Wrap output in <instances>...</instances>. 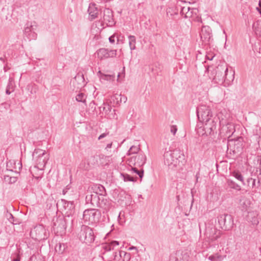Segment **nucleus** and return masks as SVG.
<instances>
[{
	"mask_svg": "<svg viewBox=\"0 0 261 261\" xmlns=\"http://www.w3.org/2000/svg\"><path fill=\"white\" fill-rule=\"evenodd\" d=\"M197 115L199 121L204 124L205 133L211 134L216 129L217 122L218 118L214 117L212 111L210 107L205 105H200L196 110Z\"/></svg>",
	"mask_w": 261,
	"mask_h": 261,
	"instance_id": "nucleus-1",
	"label": "nucleus"
},
{
	"mask_svg": "<svg viewBox=\"0 0 261 261\" xmlns=\"http://www.w3.org/2000/svg\"><path fill=\"white\" fill-rule=\"evenodd\" d=\"M33 159L36 163V165L31 169L33 176L37 179L42 178L44 167L48 160V156L45 150L41 149H35L33 153Z\"/></svg>",
	"mask_w": 261,
	"mask_h": 261,
	"instance_id": "nucleus-2",
	"label": "nucleus"
},
{
	"mask_svg": "<svg viewBox=\"0 0 261 261\" xmlns=\"http://www.w3.org/2000/svg\"><path fill=\"white\" fill-rule=\"evenodd\" d=\"M185 160V155L179 150L175 149L166 151L164 154V162L166 165L173 169L174 168L182 164Z\"/></svg>",
	"mask_w": 261,
	"mask_h": 261,
	"instance_id": "nucleus-3",
	"label": "nucleus"
},
{
	"mask_svg": "<svg viewBox=\"0 0 261 261\" xmlns=\"http://www.w3.org/2000/svg\"><path fill=\"white\" fill-rule=\"evenodd\" d=\"M220 227L224 230H231L233 226V219L231 215L224 214L218 217Z\"/></svg>",
	"mask_w": 261,
	"mask_h": 261,
	"instance_id": "nucleus-4",
	"label": "nucleus"
},
{
	"mask_svg": "<svg viewBox=\"0 0 261 261\" xmlns=\"http://www.w3.org/2000/svg\"><path fill=\"white\" fill-rule=\"evenodd\" d=\"M30 234L34 239L38 241L47 239L48 235L46 229L43 225L36 226L31 231Z\"/></svg>",
	"mask_w": 261,
	"mask_h": 261,
	"instance_id": "nucleus-5",
	"label": "nucleus"
},
{
	"mask_svg": "<svg viewBox=\"0 0 261 261\" xmlns=\"http://www.w3.org/2000/svg\"><path fill=\"white\" fill-rule=\"evenodd\" d=\"M224 70L222 66H218L212 71V76L210 78L212 79L215 83L222 84L224 82Z\"/></svg>",
	"mask_w": 261,
	"mask_h": 261,
	"instance_id": "nucleus-6",
	"label": "nucleus"
},
{
	"mask_svg": "<svg viewBox=\"0 0 261 261\" xmlns=\"http://www.w3.org/2000/svg\"><path fill=\"white\" fill-rule=\"evenodd\" d=\"M97 212V210L94 208L87 209L84 211L83 214V220L84 221L85 226L95 222Z\"/></svg>",
	"mask_w": 261,
	"mask_h": 261,
	"instance_id": "nucleus-7",
	"label": "nucleus"
},
{
	"mask_svg": "<svg viewBox=\"0 0 261 261\" xmlns=\"http://www.w3.org/2000/svg\"><path fill=\"white\" fill-rule=\"evenodd\" d=\"M103 25L106 24L107 27H112L116 24V21L114 18L113 11L109 9L106 8L103 11Z\"/></svg>",
	"mask_w": 261,
	"mask_h": 261,
	"instance_id": "nucleus-8",
	"label": "nucleus"
},
{
	"mask_svg": "<svg viewBox=\"0 0 261 261\" xmlns=\"http://www.w3.org/2000/svg\"><path fill=\"white\" fill-rule=\"evenodd\" d=\"M97 57L100 60L108 59L109 58H114L117 55L116 49L109 50L107 48H101L96 51Z\"/></svg>",
	"mask_w": 261,
	"mask_h": 261,
	"instance_id": "nucleus-9",
	"label": "nucleus"
},
{
	"mask_svg": "<svg viewBox=\"0 0 261 261\" xmlns=\"http://www.w3.org/2000/svg\"><path fill=\"white\" fill-rule=\"evenodd\" d=\"M200 35L201 40L204 44H210L213 40L211 30L208 27H203Z\"/></svg>",
	"mask_w": 261,
	"mask_h": 261,
	"instance_id": "nucleus-10",
	"label": "nucleus"
},
{
	"mask_svg": "<svg viewBox=\"0 0 261 261\" xmlns=\"http://www.w3.org/2000/svg\"><path fill=\"white\" fill-rule=\"evenodd\" d=\"M37 25L32 24V22H28L24 27V34L29 40H35L37 38V34L34 31Z\"/></svg>",
	"mask_w": 261,
	"mask_h": 261,
	"instance_id": "nucleus-11",
	"label": "nucleus"
},
{
	"mask_svg": "<svg viewBox=\"0 0 261 261\" xmlns=\"http://www.w3.org/2000/svg\"><path fill=\"white\" fill-rule=\"evenodd\" d=\"M83 231H84L85 239L84 243L88 245L93 243L95 240V236L93 230L88 226L83 225Z\"/></svg>",
	"mask_w": 261,
	"mask_h": 261,
	"instance_id": "nucleus-12",
	"label": "nucleus"
},
{
	"mask_svg": "<svg viewBox=\"0 0 261 261\" xmlns=\"http://www.w3.org/2000/svg\"><path fill=\"white\" fill-rule=\"evenodd\" d=\"M56 205L58 210L62 212L65 211L66 213L70 212L74 207L73 202L68 201L63 199L58 200Z\"/></svg>",
	"mask_w": 261,
	"mask_h": 261,
	"instance_id": "nucleus-13",
	"label": "nucleus"
},
{
	"mask_svg": "<svg viewBox=\"0 0 261 261\" xmlns=\"http://www.w3.org/2000/svg\"><path fill=\"white\" fill-rule=\"evenodd\" d=\"M181 15L184 16V18L194 17L196 16L198 12V10L196 8L191 9L188 6H180Z\"/></svg>",
	"mask_w": 261,
	"mask_h": 261,
	"instance_id": "nucleus-14",
	"label": "nucleus"
},
{
	"mask_svg": "<svg viewBox=\"0 0 261 261\" xmlns=\"http://www.w3.org/2000/svg\"><path fill=\"white\" fill-rule=\"evenodd\" d=\"M221 232L215 227H207L206 228L205 234L211 241H215L221 236Z\"/></svg>",
	"mask_w": 261,
	"mask_h": 261,
	"instance_id": "nucleus-15",
	"label": "nucleus"
},
{
	"mask_svg": "<svg viewBox=\"0 0 261 261\" xmlns=\"http://www.w3.org/2000/svg\"><path fill=\"white\" fill-rule=\"evenodd\" d=\"M258 213L256 210H249L245 218L246 221L251 224L256 226L259 223L258 218Z\"/></svg>",
	"mask_w": 261,
	"mask_h": 261,
	"instance_id": "nucleus-16",
	"label": "nucleus"
},
{
	"mask_svg": "<svg viewBox=\"0 0 261 261\" xmlns=\"http://www.w3.org/2000/svg\"><path fill=\"white\" fill-rule=\"evenodd\" d=\"M53 228L54 231H63L65 229V222L62 218H54L53 220Z\"/></svg>",
	"mask_w": 261,
	"mask_h": 261,
	"instance_id": "nucleus-17",
	"label": "nucleus"
},
{
	"mask_svg": "<svg viewBox=\"0 0 261 261\" xmlns=\"http://www.w3.org/2000/svg\"><path fill=\"white\" fill-rule=\"evenodd\" d=\"M243 138L242 137H239L237 139H231L229 140L228 144H227V148L228 149L229 147H231V144L233 145L234 148L233 149H232V150L233 152H239L240 151V150L242 148V141H243ZM231 150V149H230Z\"/></svg>",
	"mask_w": 261,
	"mask_h": 261,
	"instance_id": "nucleus-18",
	"label": "nucleus"
},
{
	"mask_svg": "<svg viewBox=\"0 0 261 261\" xmlns=\"http://www.w3.org/2000/svg\"><path fill=\"white\" fill-rule=\"evenodd\" d=\"M77 76H75L74 79L71 81L70 85L73 87V91L75 92H79L76 96V100L79 102H82V87L80 84L78 83L76 81Z\"/></svg>",
	"mask_w": 261,
	"mask_h": 261,
	"instance_id": "nucleus-19",
	"label": "nucleus"
},
{
	"mask_svg": "<svg viewBox=\"0 0 261 261\" xmlns=\"http://www.w3.org/2000/svg\"><path fill=\"white\" fill-rule=\"evenodd\" d=\"M88 12L89 14L88 19L92 21L98 17V10L95 3H90L89 4Z\"/></svg>",
	"mask_w": 261,
	"mask_h": 261,
	"instance_id": "nucleus-20",
	"label": "nucleus"
},
{
	"mask_svg": "<svg viewBox=\"0 0 261 261\" xmlns=\"http://www.w3.org/2000/svg\"><path fill=\"white\" fill-rule=\"evenodd\" d=\"M86 153H87L88 156L85 159L87 164L89 166H94L97 165V155L93 154L92 151L91 149H88L85 151Z\"/></svg>",
	"mask_w": 261,
	"mask_h": 261,
	"instance_id": "nucleus-21",
	"label": "nucleus"
},
{
	"mask_svg": "<svg viewBox=\"0 0 261 261\" xmlns=\"http://www.w3.org/2000/svg\"><path fill=\"white\" fill-rule=\"evenodd\" d=\"M224 82L229 85L234 79V71L232 70H230L229 71L228 69L226 68L224 70Z\"/></svg>",
	"mask_w": 261,
	"mask_h": 261,
	"instance_id": "nucleus-22",
	"label": "nucleus"
},
{
	"mask_svg": "<svg viewBox=\"0 0 261 261\" xmlns=\"http://www.w3.org/2000/svg\"><path fill=\"white\" fill-rule=\"evenodd\" d=\"M92 189L93 192L102 196H105L106 193V190L105 188L101 185L100 184H93L92 186Z\"/></svg>",
	"mask_w": 261,
	"mask_h": 261,
	"instance_id": "nucleus-23",
	"label": "nucleus"
},
{
	"mask_svg": "<svg viewBox=\"0 0 261 261\" xmlns=\"http://www.w3.org/2000/svg\"><path fill=\"white\" fill-rule=\"evenodd\" d=\"M135 165L138 166H143L146 163V157L145 154L140 153L136 155L135 158Z\"/></svg>",
	"mask_w": 261,
	"mask_h": 261,
	"instance_id": "nucleus-24",
	"label": "nucleus"
},
{
	"mask_svg": "<svg viewBox=\"0 0 261 261\" xmlns=\"http://www.w3.org/2000/svg\"><path fill=\"white\" fill-rule=\"evenodd\" d=\"M67 248L66 244L59 243L55 246V251L59 254H63Z\"/></svg>",
	"mask_w": 261,
	"mask_h": 261,
	"instance_id": "nucleus-25",
	"label": "nucleus"
},
{
	"mask_svg": "<svg viewBox=\"0 0 261 261\" xmlns=\"http://www.w3.org/2000/svg\"><path fill=\"white\" fill-rule=\"evenodd\" d=\"M239 203L244 209L246 210L250 204V201L246 197L241 196L239 200Z\"/></svg>",
	"mask_w": 261,
	"mask_h": 261,
	"instance_id": "nucleus-26",
	"label": "nucleus"
},
{
	"mask_svg": "<svg viewBox=\"0 0 261 261\" xmlns=\"http://www.w3.org/2000/svg\"><path fill=\"white\" fill-rule=\"evenodd\" d=\"M226 184L228 187L230 189H234L239 191L241 190V186L230 179H226Z\"/></svg>",
	"mask_w": 261,
	"mask_h": 261,
	"instance_id": "nucleus-27",
	"label": "nucleus"
},
{
	"mask_svg": "<svg viewBox=\"0 0 261 261\" xmlns=\"http://www.w3.org/2000/svg\"><path fill=\"white\" fill-rule=\"evenodd\" d=\"M225 129L226 135L230 137L235 132L234 124L231 123H227Z\"/></svg>",
	"mask_w": 261,
	"mask_h": 261,
	"instance_id": "nucleus-28",
	"label": "nucleus"
},
{
	"mask_svg": "<svg viewBox=\"0 0 261 261\" xmlns=\"http://www.w3.org/2000/svg\"><path fill=\"white\" fill-rule=\"evenodd\" d=\"M178 9L177 6L169 7L166 11L167 16H170L172 17H173L175 15H177L178 14Z\"/></svg>",
	"mask_w": 261,
	"mask_h": 261,
	"instance_id": "nucleus-29",
	"label": "nucleus"
},
{
	"mask_svg": "<svg viewBox=\"0 0 261 261\" xmlns=\"http://www.w3.org/2000/svg\"><path fill=\"white\" fill-rule=\"evenodd\" d=\"M231 174L237 180L240 181L243 185H245V181L243 176L239 171H233L231 173Z\"/></svg>",
	"mask_w": 261,
	"mask_h": 261,
	"instance_id": "nucleus-30",
	"label": "nucleus"
},
{
	"mask_svg": "<svg viewBox=\"0 0 261 261\" xmlns=\"http://www.w3.org/2000/svg\"><path fill=\"white\" fill-rule=\"evenodd\" d=\"M119 256L122 258V261H129L131 258L130 253L120 250L119 252Z\"/></svg>",
	"mask_w": 261,
	"mask_h": 261,
	"instance_id": "nucleus-31",
	"label": "nucleus"
},
{
	"mask_svg": "<svg viewBox=\"0 0 261 261\" xmlns=\"http://www.w3.org/2000/svg\"><path fill=\"white\" fill-rule=\"evenodd\" d=\"M129 45L130 50H134L136 48V37L135 36L129 35L128 36Z\"/></svg>",
	"mask_w": 261,
	"mask_h": 261,
	"instance_id": "nucleus-32",
	"label": "nucleus"
},
{
	"mask_svg": "<svg viewBox=\"0 0 261 261\" xmlns=\"http://www.w3.org/2000/svg\"><path fill=\"white\" fill-rule=\"evenodd\" d=\"M121 175L123 177L125 181H136L138 179V177H134L126 173H121Z\"/></svg>",
	"mask_w": 261,
	"mask_h": 261,
	"instance_id": "nucleus-33",
	"label": "nucleus"
},
{
	"mask_svg": "<svg viewBox=\"0 0 261 261\" xmlns=\"http://www.w3.org/2000/svg\"><path fill=\"white\" fill-rule=\"evenodd\" d=\"M223 258L224 256L218 253H216L208 257V259L211 261H222Z\"/></svg>",
	"mask_w": 261,
	"mask_h": 261,
	"instance_id": "nucleus-34",
	"label": "nucleus"
},
{
	"mask_svg": "<svg viewBox=\"0 0 261 261\" xmlns=\"http://www.w3.org/2000/svg\"><path fill=\"white\" fill-rule=\"evenodd\" d=\"M131 170L134 173H135L139 175V176L140 178L141 179V180H142V178H143V175H144V170L143 169H142L141 170H139L136 167H132Z\"/></svg>",
	"mask_w": 261,
	"mask_h": 261,
	"instance_id": "nucleus-35",
	"label": "nucleus"
},
{
	"mask_svg": "<svg viewBox=\"0 0 261 261\" xmlns=\"http://www.w3.org/2000/svg\"><path fill=\"white\" fill-rule=\"evenodd\" d=\"M95 109H96V107H95V103L93 102H91L89 103V108H88V110H87V112H88L89 114H93Z\"/></svg>",
	"mask_w": 261,
	"mask_h": 261,
	"instance_id": "nucleus-36",
	"label": "nucleus"
},
{
	"mask_svg": "<svg viewBox=\"0 0 261 261\" xmlns=\"http://www.w3.org/2000/svg\"><path fill=\"white\" fill-rule=\"evenodd\" d=\"M140 149V148L136 146H132L128 151V154L130 155L132 154H135L137 153Z\"/></svg>",
	"mask_w": 261,
	"mask_h": 261,
	"instance_id": "nucleus-37",
	"label": "nucleus"
},
{
	"mask_svg": "<svg viewBox=\"0 0 261 261\" xmlns=\"http://www.w3.org/2000/svg\"><path fill=\"white\" fill-rule=\"evenodd\" d=\"M114 75L104 74H102L101 76L102 79L107 81L114 80Z\"/></svg>",
	"mask_w": 261,
	"mask_h": 261,
	"instance_id": "nucleus-38",
	"label": "nucleus"
},
{
	"mask_svg": "<svg viewBox=\"0 0 261 261\" xmlns=\"http://www.w3.org/2000/svg\"><path fill=\"white\" fill-rule=\"evenodd\" d=\"M30 261H43L39 255H33L30 258Z\"/></svg>",
	"mask_w": 261,
	"mask_h": 261,
	"instance_id": "nucleus-39",
	"label": "nucleus"
},
{
	"mask_svg": "<svg viewBox=\"0 0 261 261\" xmlns=\"http://www.w3.org/2000/svg\"><path fill=\"white\" fill-rule=\"evenodd\" d=\"M5 180L9 181L10 183H14L16 181V178L15 177H10L8 175L5 176Z\"/></svg>",
	"mask_w": 261,
	"mask_h": 261,
	"instance_id": "nucleus-40",
	"label": "nucleus"
},
{
	"mask_svg": "<svg viewBox=\"0 0 261 261\" xmlns=\"http://www.w3.org/2000/svg\"><path fill=\"white\" fill-rule=\"evenodd\" d=\"M102 248L106 251H109L111 250H113V247L112 246L111 243L106 244L103 245Z\"/></svg>",
	"mask_w": 261,
	"mask_h": 261,
	"instance_id": "nucleus-41",
	"label": "nucleus"
},
{
	"mask_svg": "<svg viewBox=\"0 0 261 261\" xmlns=\"http://www.w3.org/2000/svg\"><path fill=\"white\" fill-rule=\"evenodd\" d=\"M248 186L251 185V187L253 188L255 186V179L252 178H249L247 179Z\"/></svg>",
	"mask_w": 261,
	"mask_h": 261,
	"instance_id": "nucleus-42",
	"label": "nucleus"
},
{
	"mask_svg": "<svg viewBox=\"0 0 261 261\" xmlns=\"http://www.w3.org/2000/svg\"><path fill=\"white\" fill-rule=\"evenodd\" d=\"M7 218L8 220L11 222L12 223L15 224L14 223V217L11 213H8L7 215Z\"/></svg>",
	"mask_w": 261,
	"mask_h": 261,
	"instance_id": "nucleus-43",
	"label": "nucleus"
},
{
	"mask_svg": "<svg viewBox=\"0 0 261 261\" xmlns=\"http://www.w3.org/2000/svg\"><path fill=\"white\" fill-rule=\"evenodd\" d=\"M177 130V128L176 125H171L170 126V132L173 135H175Z\"/></svg>",
	"mask_w": 261,
	"mask_h": 261,
	"instance_id": "nucleus-44",
	"label": "nucleus"
},
{
	"mask_svg": "<svg viewBox=\"0 0 261 261\" xmlns=\"http://www.w3.org/2000/svg\"><path fill=\"white\" fill-rule=\"evenodd\" d=\"M111 110V107L109 105H106L105 106L102 107V110L105 111V113L108 112V111H110Z\"/></svg>",
	"mask_w": 261,
	"mask_h": 261,
	"instance_id": "nucleus-45",
	"label": "nucleus"
},
{
	"mask_svg": "<svg viewBox=\"0 0 261 261\" xmlns=\"http://www.w3.org/2000/svg\"><path fill=\"white\" fill-rule=\"evenodd\" d=\"M109 135V132H106V133H103V134H101L98 137V140H101V139L106 137L107 136H108Z\"/></svg>",
	"mask_w": 261,
	"mask_h": 261,
	"instance_id": "nucleus-46",
	"label": "nucleus"
},
{
	"mask_svg": "<svg viewBox=\"0 0 261 261\" xmlns=\"http://www.w3.org/2000/svg\"><path fill=\"white\" fill-rule=\"evenodd\" d=\"M110 243L112 246L113 247V249H114V247L119 245V242L117 241H112Z\"/></svg>",
	"mask_w": 261,
	"mask_h": 261,
	"instance_id": "nucleus-47",
	"label": "nucleus"
},
{
	"mask_svg": "<svg viewBox=\"0 0 261 261\" xmlns=\"http://www.w3.org/2000/svg\"><path fill=\"white\" fill-rule=\"evenodd\" d=\"M112 145H113V142L110 141V142L108 143L107 144L106 147H105V149L107 150V151H108L109 149L112 148Z\"/></svg>",
	"mask_w": 261,
	"mask_h": 261,
	"instance_id": "nucleus-48",
	"label": "nucleus"
},
{
	"mask_svg": "<svg viewBox=\"0 0 261 261\" xmlns=\"http://www.w3.org/2000/svg\"><path fill=\"white\" fill-rule=\"evenodd\" d=\"M257 162L259 163V168L260 169V170H259L260 174H261V156H257Z\"/></svg>",
	"mask_w": 261,
	"mask_h": 261,
	"instance_id": "nucleus-49",
	"label": "nucleus"
},
{
	"mask_svg": "<svg viewBox=\"0 0 261 261\" xmlns=\"http://www.w3.org/2000/svg\"><path fill=\"white\" fill-rule=\"evenodd\" d=\"M181 1L185 2V3H188L189 4H194L195 3L197 0H181Z\"/></svg>",
	"mask_w": 261,
	"mask_h": 261,
	"instance_id": "nucleus-50",
	"label": "nucleus"
},
{
	"mask_svg": "<svg viewBox=\"0 0 261 261\" xmlns=\"http://www.w3.org/2000/svg\"><path fill=\"white\" fill-rule=\"evenodd\" d=\"M109 40L110 43H114L115 42V36L114 35L110 36Z\"/></svg>",
	"mask_w": 261,
	"mask_h": 261,
	"instance_id": "nucleus-51",
	"label": "nucleus"
},
{
	"mask_svg": "<svg viewBox=\"0 0 261 261\" xmlns=\"http://www.w3.org/2000/svg\"><path fill=\"white\" fill-rule=\"evenodd\" d=\"M206 57L208 60H212L214 56H213L212 55H206Z\"/></svg>",
	"mask_w": 261,
	"mask_h": 261,
	"instance_id": "nucleus-52",
	"label": "nucleus"
},
{
	"mask_svg": "<svg viewBox=\"0 0 261 261\" xmlns=\"http://www.w3.org/2000/svg\"><path fill=\"white\" fill-rule=\"evenodd\" d=\"M126 100H127V98H126V97H125L124 96H121L120 98L121 101H122L123 100L124 101V102H125Z\"/></svg>",
	"mask_w": 261,
	"mask_h": 261,
	"instance_id": "nucleus-53",
	"label": "nucleus"
},
{
	"mask_svg": "<svg viewBox=\"0 0 261 261\" xmlns=\"http://www.w3.org/2000/svg\"><path fill=\"white\" fill-rule=\"evenodd\" d=\"M67 189H64L62 191V194L63 195H65L66 193H67Z\"/></svg>",
	"mask_w": 261,
	"mask_h": 261,
	"instance_id": "nucleus-54",
	"label": "nucleus"
},
{
	"mask_svg": "<svg viewBox=\"0 0 261 261\" xmlns=\"http://www.w3.org/2000/svg\"><path fill=\"white\" fill-rule=\"evenodd\" d=\"M12 261H20V258L18 256L16 258L12 259Z\"/></svg>",
	"mask_w": 261,
	"mask_h": 261,
	"instance_id": "nucleus-55",
	"label": "nucleus"
},
{
	"mask_svg": "<svg viewBox=\"0 0 261 261\" xmlns=\"http://www.w3.org/2000/svg\"><path fill=\"white\" fill-rule=\"evenodd\" d=\"M91 195H90L89 198H88V196H86V201L90 200L91 199Z\"/></svg>",
	"mask_w": 261,
	"mask_h": 261,
	"instance_id": "nucleus-56",
	"label": "nucleus"
},
{
	"mask_svg": "<svg viewBox=\"0 0 261 261\" xmlns=\"http://www.w3.org/2000/svg\"><path fill=\"white\" fill-rule=\"evenodd\" d=\"M137 249V248L134 246H132L129 248V250Z\"/></svg>",
	"mask_w": 261,
	"mask_h": 261,
	"instance_id": "nucleus-57",
	"label": "nucleus"
},
{
	"mask_svg": "<svg viewBox=\"0 0 261 261\" xmlns=\"http://www.w3.org/2000/svg\"><path fill=\"white\" fill-rule=\"evenodd\" d=\"M6 93L7 94H10L11 92L9 91V90L7 89L6 91Z\"/></svg>",
	"mask_w": 261,
	"mask_h": 261,
	"instance_id": "nucleus-58",
	"label": "nucleus"
},
{
	"mask_svg": "<svg viewBox=\"0 0 261 261\" xmlns=\"http://www.w3.org/2000/svg\"><path fill=\"white\" fill-rule=\"evenodd\" d=\"M258 5H259V8H261V1L260 0L259 1Z\"/></svg>",
	"mask_w": 261,
	"mask_h": 261,
	"instance_id": "nucleus-59",
	"label": "nucleus"
},
{
	"mask_svg": "<svg viewBox=\"0 0 261 261\" xmlns=\"http://www.w3.org/2000/svg\"><path fill=\"white\" fill-rule=\"evenodd\" d=\"M223 118L221 120H220V124L223 123Z\"/></svg>",
	"mask_w": 261,
	"mask_h": 261,
	"instance_id": "nucleus-60",
	"label": "nucleus"
},
{
	"mask_svg": "<svg viewBox=\"0 0 261 261\" xmlns=\"http://www.w3.org/2000/svg\"><path fill=\"white\" fill-rule=\"evenodd\" d=\"M82 102H83V103H86V100H83Z\"/></svg>",
	"mask_w": 261,
	"mask_h": 261,
	"instance_id": "nucleus-61",
	"label": "nucleus"
},
{
	"mask_svg": "<svg viewBox=\"0 0 261 261\" xmlns=\"http://www.w3.org/2000/svg\"><path fill=\"white\" fill-rule=\"evenodd\" d=\"M73 140H74V142H75L76 141H75V137H73Z\"/></svg>",
	"mask_w": 261,
	"mask_h": 261,
	"instance_id": "nucleus-62",
	"label": "nucleus"
},
{
	"mask_svg": "<svg viewBox=\"0 0 261 261\" xmlns=\"http://www.w3.org/2000/svg\"><path fill=\"white\" fill-rule=\"evenodd\" d=\"M175 261H180V260H178V258H176V259L175 260Z\"/></svg>",
	"mask_w": 261,
	"mask_h": 261,
	"instance_id": "nucleus-63",
	"label": "nucleus"
},
{
	"mask_svg": "<svg viewBox=\"0 0 261 261\" xmlns=\"http://www.w3.org/2000/svg\"><path fill=\"white\" fill-rule=\"evenodd\" d=\"M259 182H260V181H259V180L258 179V186H259Z\"/></svg>",
	"mask_w": 261,
	"mask_h": 261,
	"instance_id": "nucleus-64",
	"label": "nucleus"
}]
</instances>
